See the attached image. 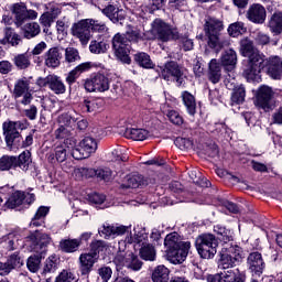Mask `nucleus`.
<instances>
[{
	"label": "nucleus",
	"mask_w": 282,
	"mask_h": 282,
	"mask_svg": "<svg viewBox=\"0 0 282 282\" xmlns=\"http://www.w3.org/2000/svg\"><path fill=\"white\" fill-rule=\"evenodd\" d=\"M240 52L248 58V64L242 73L248 83H259L261 80V65H263V54L254 47L252 40L245 37L240 41Z\"/></svg>",
	"instance_id": "nucleus-1"
},
{
	"label": "nucleus",
	"mask_w": 282,
	"mask_h": 282,
	"mask_svg": "<svg viewBox=\"0 0 282 282\" xmlns=\"http://www.w3.org/2000/svg\"><path fill=\"white\" fill-rule=\"evenodd\" d=\"M241 261H243V249L239 245H227L220 251L218 268L224 272H234V282H245L239 269H234Z\"/></svg>",
	"instance_id": "nucleus-2"
},
{
	"label": "nucleus",
	"mask_w": 282,
	"mask_h": 282,
	"mask_svg": "<svg viewBox=\"0 0 282 282\" xmlns=\"http://www.w3.org/2000/svg\"><path fill=\"white\" fill-rule=\"evenodd\" d=\"M205 36H207V45L214 52H221L224 47L230 45V41L221 39V32H224V20L208 15L205 19L204 24Z\"/></svg>",
	"instance_id": "nucleus-3"
},
{
	"label": "nucleus",
	"mask_w": 282,
	"mask_h": 282,
	"mask_svg": "<svg viewBox=\"0 0 282 282\" xmlns=\"http://www.w3.org/2000/svg\"><path fill=\"white\" fill-rule=\"evenodd\" d=\"M167 260L174 265H180L186 261L191 250V241H182L177 232L169 234L164 239Z\"/></svg>",
	"instance_id": "nucleus-4"
},
{
	"label": "nucleus",
	"mask_w": 282,
	"mask_h": 282,
	"mask_svg": "<svg viewBox=\"0 0 282 282\" xmlns=\"http://www.w3.org/2000/svg\"><path fill=\"white\" fill-rule=\"evenodd\" d=\"M151 32L158 41L169 43V41L180 40V31L171 24L164 22L162 19H155L151 24Z\"/></svg>",
	"instance_id": "nucleus-5"
},
{
	"label": "nucleus",
	"mask_w": 282,
	"mask_h": 282,
	"mask_svg": "<svg viewBox=\"0 0 282 282\" xmlns=\"http://www.w3.org/2000/svg\"><path fill=\"white\" fill-rule=\"evenodd\" d=\"M196 250L202 259H213L217 254L219 241L212 234H202L195 240Z\"/></svg>",
	"instance_id": "nucleus-6"
},
{
	"label": "nucleus",
	"mask_w": 282,
	"mask_h": 282,
	"mask_svg": "<svg viewBox=\"0 0 282 282\" xmlns=\"http://www.w3.org/2000/svg\"><path fill=\"white\" fill-rule=\"evenodd\" d=\"M111 43L116 58L126 65H131V56H129L131 46L129 45V41L124 34L116 33L111 40Z\"/></svg>",
	"instance_id": "nucleus-7"
},
{
	"label": "nucleus",
	"mask_w": 282,
	"mask_h": 282,
	"mask_svg": "<svg viewBox=\"0 0 282 282\" xmlns=\"http://www.w3.org/2000/svg\"><path fill=\"white\" fill-rule=\"evenodd\" d=\"M109 77L101 73L90 75L84 83V88L88 94H102L109 91Z\"/></svg>",
	"instance_id": "nucleus-8"
},
{
	"label": "nucleus",
	"mask_w": 282,
	"mask_h": 282,
	"mask_svg": "<svg viewBox=\"0 0 282 282\" xmlns=\"http://www.w3.org/2000/svg\"><path fill=\"white\" fill-rule=\"evenodd\" d=\"M21 122L19 121L8 120L2 123V131L7 147H21L23 138H21V133L19 132Z\"/></svg>",
	"instance_id": "nucleus-9"
},
{
	"label": "nucleus",
	"mask_w": 282,
	"mask_h": 282,
	"mask_svg": "<svg viewBox=\"0 0 282 282\" xmlns=\"http://www.w3.org/2000/svg\"><path fill=\"white\" fill-rule=\"evenodd\" d=\"M98 151V141L91 137H85L78 144V148L72 150L74 160H87L93 153Z\"/></svg>",
	"instance_id": "nucleus-10"
},
{
	"label": "nucleus",
	"mask_w": 282,
	"mask_h": 282,
	"mask_svg": "<svg viewBox=\"0 0 282 282\" xmlns=\"http://www.w3.org/2000/svg\"><path fill=\"white\" fill-rule=\"evenodd\" d=\"M11 12L15 19L17 28H22L25 21H34L39 17V13L34 10H28L25 3H14L11 8Z\"/></svg>",
	"instance_id": "nucleus-11"
},
{
	"label": "nucleus",
	"mask_w": 282,
	"mask_h": 282,
	"mask_svg": "<svg viewBox=\"0 0 282 282\" xmlns=\"http://www.w3.org/2000/svg\"><path fill=\"white\" fill-rule=\"evenodd\" d=\"M36 85H39V87H48V89H51V91H53V94H56L57 96L61 94H65V91H67L65 83H63V79L57 75H47L46 77H39L36 79Z\"/></svg>",
	"instance_id": "nucleus-12"
},
{
	"label": "nucleus",
	"mask_w": 282,
	"mask_h": 282,
	"mask_svg": "<svg viewBox=\"0 0 282 282\" xmlns=\"http://www.w3.org/2000/svg\"><path fill=\"white\" fill-rule=\"evenodd\" d=\"M70 32L75 39H78L82 45H87L91 41V28L89 25V19H84L74 23Z\"/></svg>",
	"instance_id": "nucleus-13"
},
{
	"label": "nucleus",
	"mask_w": 282,
	"mask_h": 282,
	"mask_svg": "<svg viewBox=\"0 0 282 282\" xmlns=\"http://www.w3.org/2000/svg\"><path fill=\"white\" fill-rule=\"evenodd\" d=\"M272 98H274V91L269 86H261L258 90L256 98V107L262 109L263 111H272L274 104H272Z\"/></svg>",
	"instance_id": "nucleus-14"
},
{
	"label": "nucleus",
	"mask_w": 282,
	"mask_h": 282,
	"mask_svg": "<svg viewBox=\"0 0 282 282\" xmlns=\"http://www.w3.org/2000/svg\"><path fill=\"white\" fill-rule=\"evenodd\" d=\"M261 69H264L273 80H282V59L279 56H271L263 59Z\"/></svg>",
	"instance_id": "nucleus-15"
},
{
	"label": "nucleus",
	"mask_w": 282,
	"mask_h": 282,
	"mask_svg": "<svg viewBox=\"0 0 282 282\" xmlns=\"http://www.w3.org/2000/svg\"><path fill=\"white\" fill-rule=\"evenodd\" d=\"M161 76L164 80H175L178 87L184 84V73L176 62H167L161 70Z\"/></svg>",
	"instance_id": "nucleus-16"
},
{
	"label": "nucleus",
	"mask_w": 282,
	"mask_h": 282,
	"mask_svg": "<svg viewBox=\"0 0 282 282\" xmlns=\"http://www.w3.org/2000/svg\"><path fill=\"white\" fill-rule=\"evenodd\" d=\"M247 268L252 276H261L265 270L263 256L259 251L251 252L247 258Z\"/></svg>",
	"instance_id": "nucleus-17"
},
{
	"label": "nucleus",
	"mask_w": 282,
	"mask_h": 282,
	"mask_svg": "<svg viewBox=\"0 0 282 282\" xmlns=\"http://www.w3.org/2000/svg\"><path fill=\"white\" fill-rule=\"evenodd\" d=\"M35 199L34 194L17 191L10 195L8 200L6 202L7 208H18V206H23V204H33Z\"/></svg>",
	"instance_id": "nucleus-18"
},
{
	"label": "nucleus",
	"mask_w": 282,
	"mask_h": 282,
	"mask_svg": "<svg viewBox=\"0 0 282 282\" xmlns=\"http://www.w3.org/2000/svg\"><path fill=\"white\" fill-rule=\"evenodd\" d=\"M129 226H113L109 224H105L99 230L100 237H104V239H116V237H120L124 235L126 232H129Z\"/></svg>",
	"instance_id": "nucleus-19"
},
{
	"label": "nucleus",
	"mask_w": 282,
	"mask_h": 282,
	"mask_svg": "<svg viewBox=\"0 0 282 282\" xmlns=\"http://www.w3.org/2000/svg\"><path fill=\"white\" fill-rule=\"evenodd\" d=\"M63 58V53L58 46L51 47L44 53V65L51 69H56L61 67V61Z\"/></svg>",
	"instance_id": "nucleus-20"
},
{
	"label": "nucleus",
	"mask_w": 282,
	"mask_h": 282,
	"mask_svg": "<svg viewBox=\"0 0 282 282\" xmlns=\"http://www.w3.org/2000/svg\"><path fill=\"white\" fill-rule=\"evenodd\" d=\"M96 263H98V259L90 252L82 253L79 256V272L82 276H89Z\"/></svg>",
	"instance_id": "nucleus-21"
},
{
	"label": "nucleus",
	"mask_w": 282,
	"mask_h": 282,
	"mask_svg": "<svg viewBox=\"0 0 282 282\" xmlns=\"http://www.w3.org/2000/svg\"><path fill=\"white\" fill-rule=\"evenodd\" d=\"M265 7L259 3L251 4L247 11V19L251 21V23H265Z\"/></svg>",
	"instance_id": "nucleus-22"
},
{
	"label": "nucleus",
	"mask_w": 282,
	"mask_h": 282,
	"mask_svg": "<svg viewBox=\"0 0 282 282\" xmlns=\"http://www.w3.org/2000/svg\"><path fill=\"white\" fill-rule=\"evenodd\" d=\"M98 10L102 12L105 17L110 19L113 23H119V21L124 20V15L122 14V9L118 7V4H108L105 8L98 7Z\"/></svg>",
	"instance_id": "nucleus-23"
},
{
	"label": "nucleus",
	"mask_w": 282,
	"mask_h": 282,
	"mask_svg": "<svg viewBox=\"0 0 282 282\" xmlns=\"http://www.w3.org/2000/svg\"><path fill=\"white\" fill-rule=\"evenodd\" d=\"M220 64L226 72H232L237 67V52L232 48L224 51L220 57Z\"/></svg>",
	"instance_id": "nucleus-24"
},
{
	"label": "nucleus",
	"mask_w": 282,
	"mask_h": 282,
	"mask_svg": "<svg viewBox=\"0 0 282 282\" xmlns=\"http://www.w3.org/2000/svg\"><path fill=\"white\" fill-rule=\"evenodd\" d=\"M3 39L0 40L1 45H10L11 47H18L21 43V35L14 32V29L7 26L3 30Z\"/></svg>",
	"instance_id": "nucleus-25"
},
{
	"label": "nucleus",
	"mask_w": 282,
	"mask_h": 282,
	"mask_svg": "<svg viewBox=\"0 0 282 282\" xmlns=\"http://www.w3.org/2000/svg\"><path fill=\"white\" fill-rule=\"evenodd\" d=\"M91 69V64L89 62L82 63L77 65L74 69H72L67 76H66V83L72 86L78 78L80 77V74L85 72H89Z\"/></svg>",
	"instance_id": "nucleus-26"
},
{
	"label": "nucleus",
	"mask_w": 282,
	"mask_h": 282,
	"mask_svg": "<svg viewBox=\"0 0 282 282\" xmlns=\"http://www.w3.org/2000/svg\"><path fill=\"white\" fill-rule=\"evenodd\" d=\"M50 215V207L41 206L37 208L35 215L31 219L30 227L39 228L41 226H45V218Z\"/></svg>",
	"instance_id": "nucleus-27"
},
{
	"label": "nucleus",
	"mask_w": 282,
	"mask_h": 282,
	"mask_svg": "<svg viewBox=\"0 0 282 282\" xmlns=\"http://www.w3.org/2000/svg\"><path fill=\"white\" fill-rule=\"evenodd\" d=\"M102 107V99L100 98H94V97H87L84 98L82 102V109L83 111H87V113H96L98 109Z\"/></svg>",
	"instance_id": "nucleus-28"
},
{
	"label": "nucleus",
	"mask_w": 282,
	"mask_h": 282,
	"mask_svg": "<svg viewBox=\"0 0 282 282\" xmlns=\"http://www.w3.org/2000/svg\"><path fill=\"white\" fill-rule=\"evenodd\" d=\"M208 79L214 85H217V83L221 80V65L217 62L216 58L209 62Z\"/></svg>",
	"instance_id": "nucleus-29"
},
{
	"label": "nucleus",
	"mask_w": 282,
	"mask_h": 282,
	"mask_svg": "<svg viewBox=\"0 0 282 282\" xmlns=\"http://www.w3.org/2000/svg\"><path fill=\"white\" fill-rule=\"evenodd\" d=\"M110 246L105 240H93L89 245V252L93 257L100 259V252H107Z\"/></svg>",
	"instance_id": "nucleus-30"
},
{
	"label": "nucleus",
	"mask_w": 282,
	"mask_h": 282,
	"mask_svg": "<svg viewBox=\"0 0 282 282\" xmlns=\"http://www.w3.org/2000/svg\"><path fill=\"white\" fill-rule=\"evenodd\" d=\"M24 39H34L41 34V25L36 22H28L21 25Z\"/></svg>",
	"instance_id": "nucleus-31"
},
{
	"label": "nucleus",
	"mask_w": 282,
	"mask_h": 282,
	"mask_svg": "<svg viewBox=\"0 0 282 282\" xmlns=\"http://www.w3.org/2000/svg\"><path fill=\"white\" fill-rule=\"evenodd\" d=\"M30 164H32V152L24 150L19 156H15V169L28 171Z\"/></svg>",
	"instance_id": "nucleus-32"
},
{
	"label": "nucleus",
	"mask_w": 282,
	"mask_h": 282,
	"mask_svg": "<svg viewBox=\"0 0 282 282\" xmlns=\"http://www.w3.org/2000/svg\"><path fill=\"white\" fill-rule=\"evenodd\" d=\"M182 100L189 116H195V113H197V102L195 101V96L188 91H183Z\"/></svg>",
	"instance_id": "nucleus-33"
},
{
	"label": "nucleus",
	"mask_w": 282,
	"mask_h": 282,
	"mask_svg": "<svg viewBox=\"0 0 282 282\" xmlns=\"http://www.w3.org/2000/svg\"><path fill=\"white\" fill-rule=\"evenodd\" d=\"M123 35L126 36L128 43H140V41H144V33L135 26L129 25L126 34Z\"/></svg>",
	"instance_id": "nucleus-34"
},
{
	"label": "nucleus",
	"mask_w": 282,
	"mask_h": 282,
	"mask_svg": "<svg viewBox=\"0 0 282 282\" xmlns=\"http://www.w3.org/2000/svg\"><path fill=\"white\" fill-rule=\"evenodd\" d=\"M134 63L139 65V67H143V69H153L154 64L151 61V56L145 52H139L134 54Z\"/></svg>",
	"instance_id": "nucleus-35"
},
{
	"label": "nucleus",
	"mask_w": 282,
	"mask_h": 282,
	"mask_svg": "<svg viewBox=\"0 0 282 282\" xmlns=\"http://www.w3.org/2000/svg\"><path fill=\"white\" fill-rule=\"evenodd\" d=\"M124 135L130 140L143 141L147 140V138H149V131L138 128H128L126 129Z\"/></svg>",
	"instance_id": "nucleus-36"
},
{
	"label": "nucleus",
	"mask_w": 282,
	"mask_h": 282,
	"mask_svg": "<svg viewBox=\"0 0 282 282\" xmlns=\"http://www.w3.org/2000/svg\"><path fill=\"white\" fill-rule=\"evenodd\" d=\"M207 282H235L234 271H223L207 276Z\"/></svg>",
	"instance_id": "nucleus-37"
},
{
	"label": "nucleus",
	"mask_w": 282,
	"mask_h": 282,
	"mask_svg": "<svg viewBox=\"0 0 282 282\" xmlns=\"http://www.w3.org/2000/svg\"><path fill=\"white\" fill-rule=\"evenodd\" d=\"M269 29L272 34H281L282 32V12H275L272 14L269 21Z\"/></svg>",
	"instance_id": "nucleus-38"
},
{
	"label": "nucleus",
	"mask_w": 282,
	"mask_h": 282,
	"mask_svg": "<svg viewBox=\"0 0 282 282\" xmlns=\"http://www.w3.org/2000/svg\"><path fill=\"white\" fill-rule=\"evenodd\" d=\"M28 91H30V80L23 77L15 83L13 94L15 98H21Z\"/></svg>",
	"instance_id": "nucleus-39"
},
{
	"label": "nucleus",
	"mask_w": 282,
	"mask_h": 282,
	"mask_svg": "<svg viewBox=\"0 0 282 282\" xmlns=\"http://www.w3.org/2000/svg\"><path fill=\"white\" fill-rule=\"evenodd\" d=\"M43 259V254H33L28 258L26 260V268L29 271H31L33 274H36L39 270H41V261Z\"/></svg>",
	"instance_id": "nucleus-40"
},
{
	"label": "nucleus",
	"mask_w": 282,
	"mask_h": 282,
	"mask_svg": "<svg viewBox=\"0 0 282 282\" xmlns=\"http://www.w3.org/2000/svg\"><path fill=\"white\" fill-rule=\"evenodd\" d=\"M59 248L63 252H76L80 248V240L78 239H65L61 240Z\"/></svg>",
	"instance_id": "nucleus-41"
},
{
	"label": "nucleus",
	"mask_w": 282,
	"mask_h": 282,
	"mask_svg": "<svg viewBox=\"0 0 282 282\" xmlns=\"http://www.w3.org/2000/svg\"><path fill=\"white\" fill-rule=\"evenodd\" d=\"M153 282H167L169 281V269L164 265H158L152 273Z\"/></svg>",
	"instance_id": "nucleus-42"
},
{
	"label": "nucleus",
	"mask_w": 282,
	"mask_h": 282,
	"mask_svg": "<svg viewBox=\"0 0 282 282\" xmlns=\"http://www.w3.org/2000/svg\"><path fill=\"white\" fill-rule=\"evenodd\" d=\"M69 139H66L64 144L57 145L55 148L54 156L57 162H65L67 160V153H69V147H67Z\"/></svg>",
	"instance_id": "nucleus-43"
},
{
	"label": "nucleus",
	"mask_w": 282,
	"mask_h": 282,
	"mask_svg": "<svg viewBox=\"0 0 282 282\" xmlns=\"http://www.w3.org/2000/svg\"><path fill=\"white\" fill-rule=\"evenodd\" d=\"M109 50V44L105 41L93 40L89 44L91 54H105Z\"/></svg>",
	"instance_id": "nucleus-44"
},
{
	"label": "nucleus",
	"mask_w": 282,
	"mask_h": 282,
	"mask_svg": "<svg viewBox=\"0 0 282 282\" xmlns=\"http://www.w3.org/2000/svg\"><path fill=\"white\" fill-rule=\"evenodd\" d=\"M11 169H17V156L2 155L0 158V171H10Z\"/></svg>",
	"instance_id": "nucleus-45"
},
{
	"label": "nucleus",
	"mask_w": 282,
	"mask_h": 282,
	"mask_svg": "<svg viewBox=\"0 0 282 282\" xmlns=\"http://www.w3.org/2000/svg\"><path fill=\"white\" fill-rule=\"evenodd\" d=\"M140 257L144 261H155V247L153 245H143L140 249Z\"/></svg>",
	"instance_id": "nucleus-46"
},
{
	"label": "nucleus",
	"mask_w": 282,
	"mask_h": 282,
	"mask_svg": "<svg viewBox=\"0 0 282 282\" xmlns=\"http://www.w3.org/2000/svg\"><path fill=\"white\" fill-rule=\"evenodd\" d=\"M246 100V87L238 86L231 94V105H241Z\"/></svg>",
	"instance_id": "nucleus-47"
},
{
	"label": "nucleus",
	"mask_w": 282,
	"mask_h": 282,
	"mask_svg": "<svg viewBox=\"0 0 282 282\" xmlns=\"http://www.w3.org/2000/svg\"><path fill=\"white\" fill-rule=\"evenodd\" d=\"M57 122L59 127H65L66 129H76V119L70 117L68 113H63L58 117Z\"/></svg>",
	"instance_id": "nucleus-48"
},
{
	"label": "nucleus",
	"mask_w": 282,
	"mask_h": 282,
	"mask_svg": "<svg viewBox=\"0 0 282 282\" xmlns=\"http://www.w3.org/2000/svg\"><path fill=\"white\" fill-rule=\"evenodd\" d=\"M246 32H247V29L243 25V22H235L230 24L228 28V34L234 39H236L237 36H240V34H246Z\"/></svg>",
	"instance_id": "nucleus-49"
},
{
	"label": "nucleus",
	"mask_w": 282,
	"mask_h": 282,
	"mask_svg": "<svg viewBox=\"0 0 282 282\" xmlns=\"http://www.w3.org/2000/svg\"><path fill=\"white\" fill-rule=\"evenodd\" d=\"M13 63L18 69H28L30 67V56L26 53L19 54L14 57Z\"/></svg>",
	"instance_id": "nucleus-50"
},
{
	"label": "nucleus",
	"mask_w": 282,
	"mask_h": 282,
	"mask_svg": "<svg viewBox=\"0 0 282 282\" xmlns=\"http://www.w3.org/2000/svg\"><path fill=\"white\" fill-rule=\"evenodd\" d=\"M65 61L66 63H77V61H80V53L74 47H66Z\"/></svg>",
	"instance_id": "nucleus-51"
},
{
	"label": "nucleus",
	"mask_w": 282,
	"mask_h": 282,
	"mask_svg": "<svg viewBox=\"0 0 282 282\" xmlns=\"http://www.w3.org/2000/svg\"><path fill=\"white\" fill-rule=\"evenodd\" d=\"M56 256H50L45 261L43 274H52L53 272H56Z\"/></svg>",
	"instance_id": "nucleus-52"
},
{
	"label": "nucleus",
	"mask_w": 282,
	"mask_h": 282,
	"mask_svg": "<svg viewBox=\"0 0 282 282\" xmlns=\"http://www.w3.org/2000/svg\"><path fill=\"white\" fill-rule=\"evenodd\" d=\"M88 23L90 25V32H99L100 34H105L107 32V24L105 22H100L98 20L88 19Z\"/></svg>",
	"instance_id": "nucleus-53"
},
{
	"label": "nucleus",
	"mask_w": 282,
	"mask_h": 282,
	"mask_svg": "<svg viewBox=\"0 0 282 282\" xmlns=\"http://www.w3.org/2000/svg\"><path fill=\"white\" fill-rule=\"evenodd\" d=\"M52 243V237H50V235L47 234H42L40 237H39V241L36 243V248H40L41 250V254H45V251H46V247L50 246Z\"/></svg>",
	"instance_id": "nucleus-54"
},
{
	"label": "nucleus",
	"mask_w": 282,
	"mask_h": 282,
	"mask_svg": "<svg viewBox=\"0 0 282 282\" xmlns=\"http://www.w3.org/2000/svg\"><path fill=\"white\" fill-rule=\"evenodd\" d=\"M128 268L138 272L139 270H142V261L138 259V256L130 253L128 254Z\"/></svg>",
	"instance_id": "nucleus-55"
},
{
	"label": "nucleus",
	"mask_w": 282,
	"mask_h": 282,
	"mask_svg": "<svg viewBox=\"0 0 282 282\" xmlns=\"http://www.w3.org/2000/svg\"><path fill=\"white\" fill-rule=\"evenodd\" d=\"M112 262L116 265L117 270L120 271L122 270V268H128L129 256L124 257L122 253H119L113 258Z\"/></svg>",
	"instance_id": "nucleus-56"
},
{
	"label": "nucleus",
	"mask_w": 282,
	"mask_h": 282,
	"mask_svg": "<svg viewBox=\"0 0 282 282\" xmlns=\"http://www.w3.org/2000/svg\"><path fill=\"white\" fill-rule=\"evenodd\" d=\"M110 162H116L118 164L127 162V156L123 155L122 149L117 148L110 153Z\"/></svg>",
	"instance_id": "nucleus-57"
},
{
	"label": "nucleus",
	"mask_w": 282,
	"mask_h": 282,
	"mask_svg": "<svg viewBox=\"0 0 282 282\" xmlns=\"http://www.w3.org/2000/svg\"><path fill=\"white\" fill-rule=\"evenodd\" d=\"M167 118L172 124H175L176 127H181V124H184V118L180 116V112L175 110H170L167 112Z\"/></svg>",
	"instance_id": "nucleus-58"
},
{
	"label": "nucleus",
	"mask_w": 282,
	"mask_h": 282,
	"mask_svg": "<svg viewBox=\"0 0 282 282\" xmlns=\"http://www.w3.org/2000/svg\"><path fill=\"white\" fill-rule=\"evenodd\" d=\"M72 133L70 128H65L63 126H59L58 129L55 130V138L56 140H69V135Z\"/></svg>",
	"instance_id": "nucleus-59"
},
{
	"label": "nucleus",
	"mask_w": 282,
	"mask_h": 282,
	"mask_svg": "<svg viewBox=\"0 0 282 282\" xmlns=\"http://www.w3.org/2000/svg\"><path fill=\"white\" fill-rule=\"evenodd\" d=\"M7 264H9L11 270H14L15 268H21V265H23V260H21L19 253H13L7 260Z\"/></svg>",
	"instance_id": "nucleus-60"
},
{
	"label": "nucleus",
	"mask_w": 282,
	"mask_h": 282,
	"mask_svg": "<svg viewBox=\"0 0 282 282\" xmlns=\"http://www.w3.org/2000/svg\"><path fill=\"white\" fill-rule=\"evenodd\" d=\"M142 175L137 174V175H132L128 178V184H127V188H139L140 186H142Z\"/></svg>",
	"instance_id": "nucleus-61"
},
{
	"label": "nucleus",
	"mask_w": 282,
	"mask_h": 282,
	"mask_svg": "<svg viewBox=\"0 0 282 282\" xmlns=\"http://www.w3.org/2000/svg\"><path fill=\"white\" fill-rule=\"evenodd\" d=\"M76 280V275L73 272L64 270L56 278L55 282H72Z\"/></svg>",
	"instance_id": "nucleus-62"
},
{
	"label": "nucleus",
	"mask_w": 282,
	"mask_h": 282,
	"mask_svg": "<svg viewBox=\"0 0 282 282\" xmlns=\"http://www.w3.org/2000/svg\"><path fill=\"white\" fill-rule=\"evenodd\" d=\"M175 147H177L181 150L184 149H193V141L191 139L186 138H176L174 141Z\"/></svg>",
	"instance_id": "nucleus-63"
},
{
	"label": "nucleus",
	"mask_w": 282,
	"mask_h": 282,
	"mask_svg": "<svg viewBox=\"0 0 282 282\" xmlns=\"http://www.w3.org/2000/svg\"><path fill=\"white\" fill-rule=\"evenodd\" d=\"M98 274L102 282H109L111 279V274H113V271L110 267H101L98 269Z\"/></svg>",
	"instance_id": "nucleus-64"
}]
</instances>
